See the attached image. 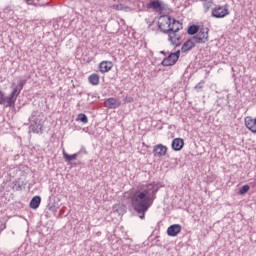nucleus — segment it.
<instances>
[{
    "label": "nucleus",
    "mask_w": 256,
    "mask_h": 256,
    "mask_svg": "<svg viewBox=\"0 0 256 256\" xmlns=\"http://www.w3.org/2000/svg\"><path fill=\"white\" fill-rule=\"evenodd\" d=\"M159 187L155 182L148 184H141L138 190L133 192L130 196L131 205L136 213H140V219H145V213L156 199Z\"/></svg>",
    "instance_id": "obj_1"
},
{
    "label": "nucleus",
    "mask_w": 256,
    "mask_h": 256,
    "mask_svg": "<svg viewBox=\"0 0 256 256\" xmlns=\"http://www.w3.org/2000/svg\"><path fill=\"white\" fill-rule=\"evenodd\" d=\"M181 23L175 18H171L169 15H162L158 18V28L161 33H169L172 29H175Z\"/></svg>",
    "instance_id": "obj_2"
},
{
    "label": "nucleus",
    "mask_w": 256,
    "mask_h": 256,
    "mask_svg": "<svg viewBox=\"0 0 256 256\" xmlns=\"http://www.w3.org/2000/svg\"><path fill=\"white\" fill-rule=\"evenodd\" d=\"M179 31H181V24L166 32V35H168V41L173 47H180L181 43H183V34Z\"/></svg>",
    "instance_id": "obj_3"
},
{
    "label": "nucleus",
    "mask_w": 256,
    "mask_h": 256,
    "mask_svg": "<svg viewBox=\"0 0 256 256\" xmlns=\"http://www.w3.org/2000/svg\"><path fill=\"white\" fill-rule=\"evenodd\" d=\"M230 14L228 5H217L211 11L212 17L214 19H225Z\"/></svg>",
    "instance_id": "obj_4"
},
{
    "label": "nucleus",
    "mask_w": 256,
    "mask_h": 256,
    "mask_svg": "<svg viewBox=\"0 0 256 256\" xmlns=\"http://www.w3.org/2000/svg\"><path fill=\"white\" fill-rule=\"evenodd\" d=\"M195 43L201 44V43H207L209 41V29L203 28L201 29L197 36L192 37Z\"/></svg>",
    "instance_id": "obj_5"
},
{
    "label": "nucleus",
    "mask_w": 256,
    "mask_h": 256,
    "mask_svg": "<svg viewBox=\"0 0 256 256\" xmlns=\"http://www.w3.org/2000/svg\"><path fill=\"white\" fill-rule=\"evenodd\" d=\"M179 55H180L179 51H177L175 53H171L168 57H166L162 61L163 67H171V66L175 65V63H177V61H179Z\"/></svg>",
    "instance_id": "obj_6"
},
{
    "label": "nucleus",
    "mask_w": 256,
    "mask_h": 256,
    "mask_svg": "<svg viewBox=\"0 0 256 256\" xmlns=\"http://www.w3.org/2000/svg\"><path fill=\"white\" fill-rule=\"evenodd\" d=\"M0 105H4V107H15V99L11 96H5V92L0 90Z\"/></svg>",
    "instance_id": "obj_7"
},
{
    "label": "nucleus",
    "mask_w": 256,
    "mask_h": 256,
    "mask_svg": "<svg viewBox=\"0 0 256 256\" xmlns=\"http://www.w3.org/2000/svg\"><path fill=\"white\" fill-rule=\"evenodd\" d=\"M167 151H169V149L163 144H157L153 147L154 157H165Z\"/></svg>",
    "instance_id": "obj_8"
},
{
    "label": "nucleus",
    "mask_w": 256,
    "mask_h": 256,
    "mask_svg": "<svg viewBox=\"0 0 256 256\" xmlns=\"http://www.w3.org/2000/svg\"><path fill=\"white\" fill-rule=\"evenodd\" d=\"M98 69L100 73H109L111 69H113V62L112 61H102L100 62Z\"/></svg>",
    "instance_id": "obj_9"
},
{
    "label": "nucleus",
    "mask_w": 256,
    "mask_h": 256,
    "mask_svg": "<svg viewBox=\"0 0 256 256\" xmlns=\"http://www.w3.org/2000/svg\"><path fill=\"white\" fill-rule=\"evenodd\" d=\"M181 233V225L179 224H173L167 229V235L169 237H177Z\"/></svg>",
    "instance_id": "obj_10"
},
{
    "label": "nucleus",
    "mask_w": 256,
    "mask_h": 256,
    "mask_svg": "<svg viewBox=\"0 0 256 256\" xmlns=\"http://www.w3.org/2000/svg\"><path fill=\"white\" fill-rule=\"evenodd\" d=\"M104 106L107 107L108 109H116V107L121 106V101L117 100L116 98H108L104 102Z\"/></svg>",
    "instance_id": "obj_11"
},
{
    "label": "nucleus",
    "mask_w": 256,
    "mask_h": 256,
    "mask_svg": "<svg viewBox=\"0 0 256 256\" xmlns=\"http://www.w3.org/2000/svg\"><path fill=\"white\" fill-rule=\"evenodd\" d=\"M171 147L173 151H181L185 147V141L182 138H175L172 141Z\"/></svg>",
    "instance_id": "obj_12"
},
{
    "label": "nucleus",
    "mask_w": 256,
    "mask_h": 256,
    "mask_svg": "<svg viewBox=\"0 0 256 256\" xmlns=\"http://www.w3.org/2000/svg\"><path fill=\"white\" fill-rule=\"evenodd\" d=\"M197 42L193 38L188 39L181 47L182 53H187L188 51H191L195 47Z\"/></svg>",
    "instance_id": "obj_13"
},
{
    "label": "nucleus",
    "mask_w": 256,
    "mask_h": 256,
    "mask_svg": "<svg viewBox=\"0 0 256 256\" xmlns=\"http://www.w3.org/2000/svg\"><path fill=\"white\" fill-rule=\"evenodd\" d=\"M90 85L97 86L101 81V77L97 73H93L88 77Z\"/></svg>",
    "instance_id": "obj_14"
},
{
    "label": "nucleus",
    "mask_w": 256,
    "mask_h": 256,
    "mask_svg": "<svg viewBox=\"0 0 256 256\" xmlns=\"http://www.w3.org/2000/svg\"><path fill=\"white\" fill-rule=\"evenodd\" d=\"M41 205V196H34L30 201V209H39Z\"/></svg>",
    "instance_id": "obj_15"
},
{
    "label": "nucleus",
    "mask_w": 256,
    "mask_h": 256,
    "mask_svg": "<svg viewBox=\"0 0 256 256\" xmlns=\"http://www.w3.org/2000/svg\"><path fill=\"white\" fill-rule=\"evenodd\" d=\"M148 7L154 9L155 11H161V2H159L158 0L151 1L148 4Z\"/></svg>",
    "instance_id": "obj_16"
},
{
    "label": "nucleus",
    "mask_w": 256,
    "mask_h": 256,
    "mask_svg": "<svg viewBox=\"0 0 256 256\" xmlns=\"http://www.w3.org/2000/svg\"><path fill=\"white\" fill-rule=\"evenodd\" d=\"M63 157H64L65 161L71 162V161L77 160L78 154L69 155V154H67V152H65V150H63Z\"/></svg>",
    "instance_id": "obj_17"
},
{
    "label": "nucleus",
    "mask_w": 256,
    "mask_h": 256,
    "mask_svg": "<svg viewBox=\"0 0 256 256\" xmlns=\"http://www.w3.org/2000/svg\"><path fill=\"white\" fill-rule=\"evenodd\" d=\"M188 35H195L199 33V26L197 25H192L188 28L187 30Z\"/></svg>",
    "instance_id": "obj_18"
},
{
    "label": "nucleus",
    "mask_w": 256,
    "mask_h": 256,
    "mask_svg": "<svg viewBox=\"0 0 256 256\" xmlns=\"http://www.w3.org/2000/svg\"><path fill=\"white\" fill-rule=\"evenodd\" d=\"M203 7H204L205 13H207L209 11V9H211L213 7V0L204 1Z\"/></svg>",
    "instance_id": "obj_19"
},
{
    "label": "nucleus",
    "mask_w": 256,
    "mask_h": 256,
    "mask_svg": "<svg viewBox=\"0 0 256 256\" xmlns=\"http://www.w3.org/2000/svg\"><path fill=\"white\" fill-rule=\"evenodd\" d=\"M78 121H81V123H89V119L87 118V115L81 113L78 115V118H77Z\"/></svg>",
    "instance_id": "obj_20"
},
{
    "label": "nucleus",
    "mask_w": 256,
    "mask_h": 256,
    "mask_svg": "<svg viewBox=\"0 0 256 256\" xmlns=\"http://www.w3.org/2000/svg\"><path fill=\"white\" fill-rule=\"evenodd\" d=\"M20 93H21V90L17 91V88H14L10 94V97H12V99H15V101H17V97H19Z\"/></svg>",
    "instance_id": "obj_21"
},
{
    "label": "nucleus",
    "mask_w": 256,
    "mask_h": 256,
    "mask_svg": "<svg viewBox=\"0 0 256 256\" xmlns=\"http://www.w3.org/2000/svg\"><path fill=\"white\" fill-rule=\"evenodd\" d=\"M249 185H244L240 188L239 190V195H245V193H248L249 192Z\"/></svg>",
    "instance_id": "obj_22"
},
{
    "label": "nucleus",
    "mask_w": 256,
    "mask_h": 256,
    "mask_svg": "<svg viewBox=\"0 0 256 256\" xmlns=\"http://www.w3.org/2000/svg\"><path fill=\"white\" fill-rule=\"evenodd\" d=\"M112 9H115V11H123V9H125V6L123 4H114L112 6Z\"/></svg>",
    "instance_id": "obj_23"
},
{
    "label": "nucleus",
    "mask_w": 256,
    "mask_h": 256,
    "mask_svg": "<svg viewBox=\"0 0 256 256\" xmlns=\"http://www.w3.org/2000/svg\"><path fill=\"white\" fill-rule=\"evenodd\" d=\"M203 81L202 82H199L196 86H195V89H202L203 88Z\"/></svg>",
    "instance_id": "obj_24"
},
{
    "label": "nucleus",
    "mask_w": 256,
    "mask_h": 256,
    "mask_svg": "<svg viewBox=\"0 0 256 256\" xmlns=\"http://www.w3.org/2000/svg\"><path fill=\"white\" fill-rule=\"evenodd\" d=\"M25 83H26L25 80H21V81L19 82L20 91H21V89H23Z\"/></svg>",
    "instance_id": "obj_25"
},
{
    "label": "nucleus",
    "mask_w": 256,
    "mask_h": 256,
    "mask_svg": "<svg viewBox=\"0 0 256 256\" xmlns=\"http://www.w3.org/2000/svg\"><path fill=\"white\" fill-rule=\"evenodd\" d=\"M117 207H119V205H115V206L113 207V209H114V211H116V212L118 213L119 210H117Z\"/></svg>",
    "instance_id": "obj_26"
},
{
    "label": "nucleus",
    "mask_w": 256,
    "mask_h": 256,
    "mask_svg": "<svg viewBox=\"0 0 256 256\" xmlns=\"http://www.w3.org/2000/svg\"><path fill=\"white\" fill-rule=\"evenodd\" d=\"M133 101V98L132 97H130L129 98V103H131Z\"/></svg>",
    "instance_id": "obj_27"
}]
</instances>
